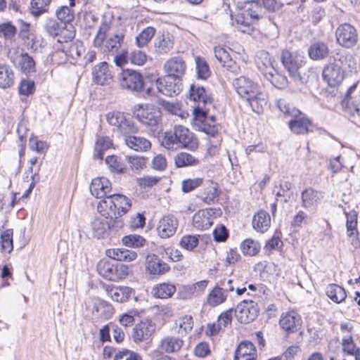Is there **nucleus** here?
<instances>
[{"instance_id":"nucleus-58","label":"nucleus","mask_w":360,"mask_h":360,"mask_svg":"<svg viewBox=\"0 0 360 360\" xmlns=\"http://www.w3.org/2000/svg\"><path fill=\"white\" fill-rule=\"evenodd\" d=\"M16 33V28L11 22H5L0 25V37L5 39H12Z\"/></svg>"},{"instance_id":"nucleus-41","label":"nucleus","mask_w":360,"mask_h":360,"mask_svg":"<svg viewBox=\"0 0 360 360\" xmlns=\"http://www.w3.org/2000/svg\"><path fill=\"white\" fill-rule=\"evenodd\" d=\"M329 49L328 46L323 42H316L311 44L309 49L308 53L311 59L317 60L326 58L328 55Z\"/></svg>"},{"instance_id":"nucleus-47","label":"nucleus","mask_w":360,"mask_h":360,"mask_svg":"<svg viewBox=\"0 0 360 360\" xmlns=\"http://www.w3.org/2000/svg\"><path fill=\"white\" fill-rule=\"evenodd\" d=\"M125 160L129 165V170H131L134 173L139 174L142 169L146 167L147 158L143 156H126Z\"/></svg>"},{"instance_id":"nucleus-13","label":"nucleus","mask_w":360,"mask_h":360,"mask_svg":"<svg viewBox=\"0 0 360 360\" xmlns=\"http://www.w3.org/2000/svg\"><path fill=\"white\" fill-rule=\"evenodd\" d=\"M233 86L238 94L245 99L257 94V90L260 89L257 83L244 76L236 78L233 82Z\"/></svg>"},{"instance_id":"nucleus-19","label":"nucleus","mask_w":360,"mask_h":360,"mask_svg":"<svg viewBox=\"0 0 360 360\" xmlns=\"http://www.w3.org/2000/svg\"><path fill=\"white\" fill-rule=\"evenodd\" d=\"M184 345V340L179 336L166 335L159 342L158 350L166 353H177Z\"/></svg>"},{"instance_id":"nucleus-53","label":"nucleus","mask_w":360,"mask_h":360,"mask_svg":"<svg viewBox=\"0 0 360 360\" xmlns=\"http://www.w3.org/2000/svg\"><path fill=\"white\" fill-rule=\"evenodd\" d=\"M133 290L127 286L114 285V301L117 302H127L132 295Z\"/></svg>"},{"instance_id":"nucleus-43","label":"nucleus","mask_w":360,"mask_h":360,"mask_svg":"<svg viewBox=\"0 0 360 360\" xmlns=\"http://www.w3.org/2000/svg\"><path fill=\"white\" fill-rule=\"evenodd\" d=\"M112 146V142L110 137H98L95 144L94 158L103 160L105 151L110 149Z\"/></svg>"},{"instance_id":"nucleus-51","label":"nucleus","mask_w":360,"mask_h":360,"mask_svg":"<svg viewBox=\"0 0 360 360\" xmlns=\"http://www.w3.org/2000/svg\"><path fill=\"white\" fill-rule=\"evenodd\" d=\"M264 77L271 83L275 87L282 89H285L288 84V79L285 76L276 72H268Z\"/></svg>"},{"instance_id":"nucleus-27","label":"nucleus","mask_w":360,"mask_h":360,"mask_svg":"<svg viewBox=\"0 0 360 360\" xmlns=\"http://www.w3.org/2000/svg\"><path fill=\"white\" fill-rule=\"evenodd\" d=\"M11 61L25 75L35 72V62L27 53L17 56L15 58H11Z\"/></svg>"},{"instance_id":"nucleus-9","label":"nucleus","mask_w":360,"mask_h":360,"mask_svg":"<svg viewBox=\"0 0 360 360\" xmlns=\"http://www.w3.org/2000/svg\"><path fill=\"white\" fill-rule=\"evenodd\" d=\"M338 42L346 48L354 46L358 40L356 29L348 23L340 25L335 32Z\"/></svg>"},{"instance_id":"nucleus-37","label":"nucleus","mask_w":360,"mask_h":360,"mask_svg":"<svg viewBox=\"0 0 360 360\" xmlns=\"http://www.w3.org/2000/svg\"><path fill=\"white\" fill-rule=\"evenodd\" d=\"M245 100L248 102L252 110L257 114L262 112L264 106L267 104L266 96L260 89L257 90V94L251 95Z\"/></svg>"},{"instance_id":"nucleus-40","label":"nucleus","mask_w":360,"mask_h":360,"mask_svg":"<svg viewBox=\"0 0 360 360\" xmlns=\"http://www.w3.org/2000/svg\"><path fill=\"white\" fill-rule=\"evenodd\" d=\"M227 297L223 289L217 285L207 295L206 302L209 306L215 307L224 303Z\"/></svg>"},{"instance_id":"nucleus-3","label":"nucleus","mask_w":360,"mask_h":360,"mask_svg":"<svg viewBox=\"0 0 360 360\" xmlns=\"http://www.w3.org/2000/svg\"><path fill=\"white\" fill-rule=\"evenodd\" d=\"M304 56L297 53H292L288 50H283L281 53V60L285 69L290 76L295 81L302 83V78L299 70L304 64Z\"/></svg>"},{"instance_id":"nucleus-30","label":"nucleus","mask_w":360,"mask_h":360,"mask_svg":"<svg viewBox=\"0 0 360 360\" xmlns=\"http://www.w3.org/2000/svg\"><path fill=\"white\" fill-rule=\"evenodd\" d=\"M124 144L131 150L137 152H145L151 148V143L143 136L131 135L124 141Z\"/></svg>"},{"instance_id":"nucleus-10","label":"nucleus","mask_w":360,"mask_h":360,"mask_svg":"<svg viewBox=\"0 0 360 360\" xmlns=\"http://www.w3.org/2000/svg\"><path fill=\"white\" fill-rule=\"evenodd\" d=\"M114 126H116L119 133V138L124 142L126 139L137 132L138 128L134 122L127 119L121 112H114Z\"/></svg>"},{"instance_id":"nucleus-6","label":"nucleus","mask_w":360,"mask_h":360,"mask_svg":"<svg viewBox=\"0 0 360 360\" xmlns=\"http://www.w3.org/2000/svg\"><path fill=\"white\" fill-rule=\"evenodd\" d=\"M158 91L167 96L179 94L181 91V79L166 75L155 82Z\"/></svg>"},{"instance_id":"nucleus-29","label":"nucleus","mask_w":360,"mask_h":360,"mask_svg":"<svg viewBox=\"0 0 360 360\" xmlns=\"http://www.w3.org/2000/svg\"><path fill=\"white\" fill-rule=\"evenodd\" d=\"M252 227L260 233L266 232L271 226V217L268 212L259 210L252 217Z\"/></svg>"},{"instance_id":"nucleus-11","label":"nucleus","mask_w":360,"mask_h":360,"mask_svg":"<svg viewBox=\"0 0 360 360\" xmlns=\"http://www.w3.org/2000/svg\"><path fill=\"white\" fill-rule=\"evenodd\" d=\"M219 215V210L213 208L200 210L193 217V225L199 230L208 229L213 220Z\"/></svg>"},{"instance_id":"nucleus-63","label":"nucleus","mask_w":360,"mask_h":360,"mask_svg":"<svg viewBox=\"0 0 360 360\" xmlns=\"http://www.w3.org/2000/svg\"><path fill=\"white\" fill-rule=\"evenodd\" d=\"M193 352L196 356L205 358L210 355L211 349L209 343L203 341L195 345Z\"/></svg>"},{"instance_id":"nucleus-17","label":"nucleus","mask_w":360,"mask_h":360,"mask_svg":"<svg viewBox=\"0 0 360 360\" xmlns=\"http://www.w3.org/2000/svg\"><path fill=\"white\" fill-rule=\"evenodd\" d=\"M323 78L329 86H335L342 82L345 72L340 68H338L337 65L329 61L323 70Z\"/></svg>"},{"instance_id":"nucleus-64","label":"nucleus","mask_w":360,"mask_h":360,"mask_svg":"<svg viewBox=\"0 0 360 360\" xmlns=\"http://www.w3.org/2000/svg\"><path fill=\"white\" fill-rule=\"evenodd\" d=\"M195 295V287H192L191 285H183L179 288L177 293V297L180 300H190Z\"/></svg>"},{"instance_id":"nucleus-8","label":"nucleus","mask_w":360,"mask_h":360,"mask_svg":"<svg viewBox=\"0 0 360 360\" xmlns=\"http://www.w3.org/2000/svg\"><path fill=\"white\" fill-rule=\"evenodd\" d=\"M178 226L177 218L173 214H168L159 219L156 226V232L159 237L167 239L175 234Z\"/></svg>"},{"instance_id":"nucleus-55","label":"nucleus","mask_w":360,"mask_h":360,"mask_svg":"<svg viewBox=\"0 0 360 360\" xmlns=\"http://www.w3.org/2000/svg\"><path fill=\"white\" fill-rule=\"evenodd\" d=\"M122 241L125 246L135 248L143 247L146 243V239L139 235L126 236Z\"/></svg>"},{"instance_id":"nucleus-36","label":"nucleus","mask_w":360,"mask_h":360,"mask_svg":"<svg viewBox=\"0 0 360 360\" xmlns=\"http://www.w3.org/2000/svg\"><path fill=\"white\" fill-rule=\"evenodd\" d=\"M108 258L102 259L97 264V270L98 274L104 278L108 281L112 280V263L111 262L112 250L108 249L105 251Z\"/></svg>"},{"instance_id":"nucleus-24","label":"nucleus","mask_w":360,"mask_h":360,"mask_svg":"<svg viewBox=\"0 0 360 360\" xmlns=\"http://www.w3.org/2000/svg\"><path fill=\"white\" fill-rule=\"evenodd\" d=\"M146 269L150 274L162 275L169 271L170 268L167 264L161 261L157 255L152 254L148 255L146 257Z\"/></svg>"},{"instance_id":"nucleus-12","label":"nucleus","mask_w":360,"mask_h":360,"mask_svg":"<svg viewBox=\"0 0 360 360\" xmlns=\"http://www.w3.org/2000/svg\"><path fill=\"white\" fill-rule=\"evenodd\" d=\"M259 308L255 302L244 301L237 306L236 316L242 323H248L254 321L258 316Z\"/></svg>"},{"instance_id":"nucleus-31","label":"nucleus","mask_w":360,"mask_h":360,"mask_svg":"<svg viewBox=\"0 0 360 360\" xmlns=\"http://www.w3.org/2000/svg\"><path fill=\"white\" fill-rule=\"evenodd\" d=\"M190 98L202 105L211 104L212 102V98L207 94L205 89L195 84H191L190 86Z\"/></svg>"},{"instance_id":"nucleus-1","label":"nucleus","mask_w":360,"mask_h":360,"mask_svg":"<svg viewBox=\"0 0 360 360\" xmlns=\"http://www.w3.org/2000/svg\"><path fill=\"white\" fill-rule=\"evenodd\" d=\"M165 148H188L194 150L198 147V141L194 134L183 125H175L174 130L165 132L163 141Z\"/></svg>"},{"instance_id":"nucleus-45","label":"nucleus","mask_w":360,"mask_h":360,"mask_svg":"<svg viewBox=\"0 0 360 360\" xmlns=\"http://www.w3.org/2000/svg\"><path fill=\"white\" fill-rule=\"evenodd\" d=\"M326 295L335 303H340L347 297L345 289L337 284H330L326 288Z\"/></svg>"},{"instance_id":"nucleus-4","label":"nucleus","mask_w":360,"mask_h":360,"mask_svg":"<svg viewBox=\"0 0 360 360\" xmlns=\"http://www.w3.org/2000/svg\"><path fill=\"white\" fill-rule=\"evenodd\" d=\"M117 81L122 89L130 91H139L143 86L142 75L135 70H122L117 75Z\"/></svg>"},{"instance_id":"nucleus-60","label":"nucleus","mask_w":360,"mask_h":360,"mask_svg":"<svg viewBox=\"0 0 360 360\" xmlns=\"http://www.w3.org/2000/svg\"><path fill=\"white\" fill-rule=\"evenodd\" d=\"M18 89L20 94L29 96L34 91V82L30 79H22L20 83Z\"/></svg>"},{"instance_id":"nucleus-16","label":"nucleus","mask_w":360,"mask_h":360,"mask_svg":"<svg viewBox=\"0 0 360 360\" xmlns=\"http://www.w3.org/2000/svg\"><path fill=\"white\" fill-rule=\"evenodd\" d=\"M329 61L338 68H340L345 72L346 70L352 71L356 68L355 57L346 51H339L330 57Z\"/></svg>"},{"instance_id":"nucleus-15","label":"nucleus","mask_w":360,"mask_h":360,"mask_svg":"<svg viewBox=\"0 0 360 360\" xmlns=\"http://www.w3.org/2000/svg\"><path fill=\"white\" fill-rule=\"evenodd\" d=\"M155 331V323L151 320H145L135 326L132 337L136 342L146 341L150 339Z\"/></svg>"},{"instance_id":"nucleus-26","label":"nucleus","mask_w":360,"mask_h":360,"mask_svg":"<svg viewBox=\"0 0 360 360\" xmlns=\"http://www.w3.org/2000/svg\"><path fill=\"white\" fill-rule=\"evenodd\" d=\"M280 326L283 329L288 332H294L297 330L301 324V319L295 311H291L283 314L280 321Z\"/></svg>"},{"instance_id":"nucleus-21","label":"nucleus","mask_w":360,"mask_h":360,"mask_svg":"<svg viewBox=\"0 0 360 360\" xmlns=\"http://www.w3.org/2000/svg\"><path fill=\"white\" fill-rule=\"evenodd\" d=\"M91 193L97 198H103L112 195L110 181L105 177L94 179L90 185Z\"/></svg>"},{"instance_id":"nucleus-2","label":"nucleus","mask_w":360,"mask_h":360,"mask_svg":"<svg viewBox=\"0 0 360 360\" xmlns=\"http://www.w3.org/2000/svg\"><path fill=\"white\" fill-rule=\"evenodd\" d=\"M261 8L258 1L255 0L244 1L240 11L235 16L231 15L232 26L243 33L250 34L252 31V22L260 17Z\"/></svg>"},{"instance_id":"nucleus-32","label":"nucleus","mask_w":360,"mask_h":360,"mask_svg":"<svg viewBox=\"0 0 360 360\" xmlns=\"http://www.w3.org/2000/svg\"><path fill=\"white\" fill-rule=\"evenodd\" d=\"M174 46V37L169 32H163L159 35L155 42V47L156 51L161 53L165 54L169 52Z\"/></svg>"},{"instance_id":"nucleus-28","label":"nucleus","mask_w":360,"mask_h":360,"mask_svg":"<svg viewBox=\"0 0 360 360\" xmlns=\"http://www.w3.org/2000/svg\"><path fill=\"white\" fill-rule=\"evenodd\" d=\"M44 29L50 36L53 37L58 36L59 38L58 39V41L60 43L71 40L75 37V34L73 32H70L67 39H63L61 36V33L64 32L62 30V25L54 19L47 20L44 25Z\"/></svg>"},{"instance_id":"nucleus-35","label":"nucleus","mask_w":360,"mask_h":360,"mask_svg":"<svg viewBox=\"0 0 360 360\" xmlns=\"http://www.w3.org/2000/svg\"><path fill=\"white\" fill-rule=\"evenodd\" d=\"M15 83V73L7 64L0 63V88L6 89Z\"/></svg>"},{"instance_id":"nucleus-22","label":"nucleus","mask_w":360,"mask_h":360,"mask_svg":"<svg viewBox=\"0 0 360 360\" xmlns=\"http://www.w3.org/2000/svg\"><path fill=\"white\" fill-rule=\"evenodd\" d=\"M257 352L255 346L250 341L240 342L234 353L233 360H257Z\"/></svg>"},{"instance_id":"nucleus-20","label":"nucleus","mask_w":360,"mask_h":360,"mask_svg":"<svg viewBox=\"0 0 360 360\" xmlns=\"http://www.w3.org/2000/svg\"><path fill=\"white\" fill-rule=\"evenodd\" d=\"M302 207L308 210H315L323 198V194L312 188H308L302 192Z\"/></svg>"},{"instance_id":"nucleus-34","label":"nucleus","mask_w":360,"mask_h":360,"mask_svg":"<svg viewBox=\"0 0 360 360\" xmlns=\"http://www.w3.org/2000/svg\"><path fill=\"white\" fill-rule=\"evenodd\" d=\"M111 222L110 219H95L91 224L94 236L99 239L108 236Z\"/></svg>"},{"instance_id":"nucleus-49","label":"nucleus","mask_w":360,"mask_h":360,"mask_svg":"<svg viewBox=\"0 0 360 360\" xmlns=\"http://www.w3.org/2000/svg\"><path fill=\"white\" fill-rule=\"evenodd\" d=\"M174 163L177 167L195 166L199 164V160L189 153L181 152L175 156Z\"/></svg>"},{"instance_id":"nucleus-7","label":"nucleus","mask_w":360,"mask_h":360,"mask_svg":"<svg viewBox=\"0 0 360 360\" xmlns=\"http://www.w3.org/2000/svg\"><path fill=\"white\" fill-rule=\"evenodd\" d=\"M292 120L288 122L290 131L296 134H307L311 131L312 122L300 110H292Z\"/></svg>"},{"instance_id":"nucleus-5","label":"nucleus","mask_w":360,"mask_h":360,"mask_svg":"<svg viewBox=\"0 0 360 360\" xmlns=\"http://www.w3.org/2000/svg\"><path fill=\"white\" fill-rule=\"evenodd\" d=\"M135 117L143 124L155 126L161 118L160 109L153 105H138L135 107Z\"/></svg>"},{"instance_id":"nucleus-39","label":"nucleus","mask_w":360,"mask_h":360,"mask_svg":"<svg viewBox=\"0 0 360 360\" xmlns=\"http://www.w3.org/2000/svg\"><path fill=\"white\" fill-rule=\"evenodd\" d=\"M215 58L229 70L235 72L237 68L236 63L231 59L229 52L223 47L216 46L214 49Z\"/></svg>"},{"instance_id":"nucleus-59","label":"nucleus","mask_w":360,"mask_h":360,"mask_svg":"<svg viewBox=\"0 0 360 360\" xmlns=\"http://www.w3.org/2000/svg\"><path fill=\"white\" fill-rule=\"evenodd\" d=\"M114 360H142V359L136 352L128 349H122L115 354Z\"/></svg>"},{"instance_id":"nucleus-38","label":"nucleus","mask_w":360,"mask_h":360,"mask_svg":"<svg viewBox=\"0 0 360 360\" xmlns=\"http://www.w3.org/2000/svg\"><path fill=\"white\" fill-rule=\"evenodd\" d=\"M198 198L202 200L205 203L211 205L218 200L219 193L217 191V184L210 181L203 191L200 192Z\"/></svg>"},{"instance_id":"nucleus-46","label":"nucleus","mask_w":360,"mask_h":360,"mask_svg":"<svg viewBox=\"0 0 360 360\" xmlns=\"http://www.w3.org/2000/svg\"><path fill=\"white\" fill-rule=\"evenodd\" d=\"M131 207V200L127 196L114 193V208L117 210V214L119 217L125 214Z\"/></svg>"},{"instance_id":"nucleus-61","label":"nucleus","mask_w":360,"mask_h":360,"mask_svg":"<svg viewBox=\"0 0 360 360\" xmlns=\"http://www.w3.org/2000/svg\"><path fill=\"white\" fill-rule=\"evenodd\" d=\"M207 121L204 122L200 127V130L204 131L207 134L214 136L217 131V129L215 126V117L214 116H210L207 117Z\"/></svg>"},{"instance_id":"nucleus-54","label":"nucleus","mask_w":360,"mask_h":360,"mask_svg":"<svg viewBox=\"0 0 360 360\" xmlns=\"http://www.w3.org/2000/svg\"><path fill=\"white\" fill-rule=\"evenodd\" d=\"M137 254L124 248L114 249V260L131 262L136 259Z\"/></svg>"},{"instance_id":"nucleus-42","label":"nucleus","mask_w":360,"mask_h":360,"mask_svg":"<svg viewBox=\"0 0 360 360\" xmlns=\"http://www.w3.org/2000/svg\"><path fill=\"white\" fill-rule=\"evenodd\" d=\"M53 0H31L30 12L35 18L48 13Z\"/></svg>"},{"instance_id":"nucleus-25","label":"nucleus","mask_w":360,"mask_h":360,"mask_svg":"<svg viewBox=\"0 0 360 360\" xmlns=\"http://www.w3.org/2000/svg\"><path fill=\"white\" fill-rule=\"evenodd\" d=\"M93 76L95 82L100 85L110 84L112 80L111 71L106 62H102L96 65L93 70Z\"/></svg>"},{"instance_id":"nucleus-52","label":"nucleus","mask_w":360,"mask_h":360,"mask_svg":"<svg viewBox=\"0 0 360 360\" xmlns=\"http://www.w3.org/2000/svg\"><path fill=\"white\" fill-rule=\"evenodd\" d=\"M13 229H6L0 237V250L3 252L10 253L13 249Z\"/></svg>"},{"instance_id":"nucleus-33","label":"nucleus","mask_w":360,"mask_h":360,"mask_svg":"<svg viewBox=\"0 0 360 360\" xmlns=\"http://www.w3.org/2000/svg\"><path fill=\"white\" fill-rule=\"evenodd\" d=\"M176 290V286L170 283H162L153 287L151 293L158 299H168L172 297Z\"/></svg>"},{"instance_id":"nucleus-48","label":"nucleus","mask_w":360,"mask_h":360,"mask_svg":"<svg viewBox=\"0 0 360 360\" xmlns=\"http://www.w3.org/2000/svg\"><path fill=\"white\" fill-rule=\"evenodd\" d=\"M97 209L101 216L106 219H112V195H108L98 202Z\"/></svg>"},{"instance_id":"nucleus-14","label":"nucleus","mask_w":360,"mask_h":360,"mask_svg":"<svg viewBox=\"0 0 360 360\" xmlns=\"http://www.w3.org/2000/svg\"><path fill=\"white\" fill-rule=\"evenodd\" d=\"M110 24L103 22L100 25L94 40L96 47L104 46V52H110L112 49V36L110 34Z\"/></svg>"},{"instance_id":"nucleus-62","label":"nucleus","mask_w":360,"mask_h":360,"mask_svg":"<svg viewBox=\"0 0 360 360\" xmlns=\"http://www.w3.org/2000/svg\"><path fill=\"white\" fill-rule=\"evenodd\" d=\"M198 238L195 236H184L182 237L180 245L187 250H192L198 245Z\"/></svg>"},{"instance_id":"nucleus-56","label":"nucleus","mask_w":360,"mask_h":360,"mask_svg":"<svg viewBox=\"0 0 360 360\" xmlns=\"http://www.w3.org/2000/svg\"><path fill=\"white\" fill-rule=\"evenodd\" d=\"M195 63L198 78L202 79L208 78L210 75V70L206 61L200 57H197L195 58Z\"/></svg>"},{"instance_id":"nucleus-57","label":"nucleus","mask_w":360,"mask_h":360,"mask_svg":"<svg viewBox=\"0 0 360 360\" xmlns=\"http://www.w3.org/2000/svg\"><path fill=\"white\" fill-rule=\"evenodd\" d=\"M56 15L58 19L63 22H70L75 18L74 11L67 6L58 8L56 11Z\"/></svg>"},{"instance_id":"nucleus-44","label":"nucleus","mask_w":360,"mask_h":360,"mask_svg":"<svg viewBox=\"0 0 360 360\" xmlns=\"http://www.w3.org/2000/svg\"><path fill=\"white\" fill-rule=\"evenodd\" d=\"M240 248L244 255L252 257L259 252L261 245L257 240L247 238L241 242Z\"/></svg>"},{"instance_id":"nucleus-18","label":"nucleus","mask_w":360,"mask_h":360,"mask_svg":"<svg viewBox=\"0 0 360 360\" xmlns=\"http://www.w3.org/2000/svg\"><path fill=\"white\" fill-rule=\"evenodd\" d=\"M163 68L167 75L181 79L186 72V65L181 57L174 56L165 62Z\"/></svg>"},{"instance_id":"nucleus-50","label":"nucleus","mask_w":360,"mask_h":360,"mask_svg":"<svg viewBox=\"0 0 360 360\" xmlns=\"http://www.w3.org/2000/svg\"><path fill=\"white\" fill-rule=\"evenodd\" d=\"M153 27H147L143 29L136 37L135 44L139 48L146 46L155 34Z\"/></svg>"},{"instance_id":"nucleus-23","label":"nucleus","mask_w":360,"mask_h":360,"mask_svg":"<svg viewBox=\"0 0 360 360\" xmlns=\"http://www.w3.org/2000/svg\"><path fill=\"white\" fill-rule=\"evenodd\" d=\"M273 62L272 57L267 51L260 50L257 52L255 56V63L258 70L264 75V76L266 75L268 72H276Z\"/></svg>"}]
</instances>
